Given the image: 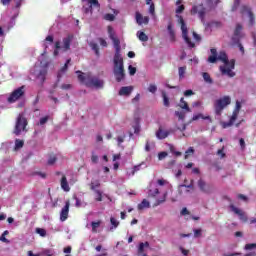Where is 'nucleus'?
<instances>
[{
  "mask_svg": "<svg viewBox=\"0 0 256 256\" xmlns=\"http://www.w3.org/2000/svg\"><path fill=\"white\" fill-rule=\"evenodd\" d=\"M165 201H167V192H165L160 198L156 200L154 207H158V205L165 203Z\"/></svg>",
  "mask_w": 256,
  "mask_h": 256,
  "instance_id": "nucleus-30",
  "label": "nucleus"
},
{
  "mask_svg": "<svg viewBox=\"0 0 256 256\" xmlns=\"http://www.w3.org/2000/svg\"><path fill=\"white\" fill-rule=\"evenodd\" d=\"M53 44V36H47L45 41H44V47L45 49H47V47L49 45H52Z\"/></svg>",
  "mask_w": 256,
  "mask_h": 256,
  "instance_id": "nucleus-39",
  "label": "nucleus"
},
{
  "mask_svg": "<svg viewBox=\"0 0 256 256\" xmlns=\"http://www.w3.org/2000/svg\"><path fill=\"white\" fill-rule=\"evenodd\" d=\"M199 119H204L205 121H209L212 123L211 116H204L202 113L194 114L192 117V121H199Z\"/></svg>",
  "mask_w": 256,
  "mask_h": 256,
  "instance_id": "nucleus-24",
  "label": "nucleus"
},
{
  "mask_svg": "<svg viewBox=\"0 0 256 256\" xmlns=\"http://www.w3.org/2000/svg\"><path fill=\"white\" fill-rule=\"evenodd\" d=\"M123 141H125V135L117 137L118 145H121V143H123Z\"/></svg>",
  "mask_w": 256,
  "mask_h": 256,
  "instance_id": "nucleus-62",
  "label": "nucleus"
},
{
  "mask_svg": "<svg viewBox=\"0 0 256 256\" xmlns=\"http://www.w3.org/2000/svg\"><path fill=\"white\" fill-rule=\"evenodd\" d=\"M83 3L88 6L83 7V11L86 15H91L93 13V9H97V11H99L100 5L98 0H83Z\"/></svg>",
  "mask_w": 256,
  "mask_h": 256,
  "instance_id": "nucleus-10",
  "label": "nucleus"
},
{
  "mask_svg": "<svg viewBox=\"0 0 256 256\" xmlns=\"http://www.w3.org/2000/svg\"><path fill=\"white\" fill-rule=\"evenodd\" d=\"M205 11H207V8H204L202 5L194 6L191 10L192 15H199L201 21H203L205 17Z\"/></svg>",
  "mask_w": 256,
  "mask_h": 256,
  "instance_id": "nucleus-13",
  "label": "nucleus"
},
{
  "mask_svg": "<svg viewBox=\"0 0 256 256\" xmlns=\"http://www.w3.org/2000/svg\"><path fill=\"white\" fill-rule=\"evenodd\" d=\"M137 37L140 41H143V42L149 41V36H147V34H145L144 32L138 31Z\"/></svg>",
  "mask_w": 256,
  "mask_h": 256,
  "instance_id": "nucleus-31",
  "label": "nucleus"
},
{
  "mask_svg": "<svg viewBox=\"0 0 256 256\" xmlns=\"http://www.w3.org/2000/svg\"><path fill=\"white\" fill-rule=\"evenodd\" d=\"M36 233L40 235V237H46L47 230L43 228H36Z\"/></svg>",
  "mask_w": 256,
  "mask_h": 256,
  "instance_id": "nucleus-42",
  "label": "nucleus"
},
{
  "mask_svg": "<svg viewBox=\"0 0 256 256\" xmlns=\"http://www.w3.org/2000/svg\"><path fill=\"white\" fill-rule=\"evenodd\" d=\"M185 97H191V95H195V93L193 92V90H186L184 92Z\"/></svg>",
  "mask_w": 256,
  "mask_h": 256,
  "instance_id": "nucleus-61",
  "label": "nucleus"
},
{
  "mask_svg": "<svg viewBox=\"0 0 256 256\" xmlns=\"http://www.w3.org/2000/svg\"><path fill=\"white\" fill-rule=\"evenodd\" d=\"M69 207H70V202L66 201V204L62 208L60 213V221H67V217H69Z\"/></svg>",
  "mask_w": 256,
  "mask_h": 256,
  "instance_id": "nucleus-16",
  "label": "nucleus"
},
{
  "mask_svg": "<svg viewBox=\"0 0 256 256\" xmlns=\"http://www.w3.org/2000/svg\"><path fill=\"white\" fill-rule=\"evenodd\" d=\"M167 31L169 35V39L172 43H175V29H173V24L169 22L167 26Z\"/></svg>",
  "mask_w": 256,
  "mask_h": 256,
  "instance_id": "nucleus-21",
  "label": "nucleus"
},
{
  "mask_svg": "<svg viewBox=\"0 0 256 256\" xmlns=\"http://www.w3.org/2000/svg\"><path fill=\"white\" fill-rule=\"evenodd\" d=\"M151 207V203L147 199H143L140 204H138V211H143V209H149Z\"/></svg>",
  "mask_w": 256,
  "mask_h": 256,
  "instance_id": "nucleus-25",
  "label": "nucleus"
},
{
  "mask_svg": "<svg viewBox=\"0 0 256 256\" xmlns=\"http://www.w3.org/2000/svg\"><path fill=\"white\" fill-rule=\"evenodd\" d=\"M72 41H73V36H67L62 40V42H56L54 57H57L59 53H65V51H69Z\"/></svg>",
  "mask_w": 256,
  "mask_h": 256,
  "instance_id": "nucleus-6",
  "label": "nucleus"
},
{
  "mask_svg": "<svg viewBox=\"0 0 256 256\" xmlns=\"http://www.w3.org/2000/svg\"><path fill=\"white\" fill-rule=\"evenodd\" d=\"M155 147V144H150L149 142L146 143L145 151H151Z\"/></svg>",
  "mask_w": 256,
  "mask_h": 256,
  "instance_id": "nucleus-57",
  "label": "nucleus"
},
{
  "mask_svg": "<svg viewBox=\"0 0 256 256\" xmlns=\"http://www.w3.org/2000/svg\"><path fill=\"white\" fill-rule=\"evenodd\" d=\"M219 3V0H208L207 5L208 9H212V7H215Z\"/></svg>",
  "mask_w": 256,
  "mask_h": 256,
  "instance_id": "nucleus-44",
  "label": "nucleus"
},
{
  "mask_svg": "<svg viewBox=\"0 0 256 256\" xmlns=\"http://www.w3.org/2000/svg\"><path fill=\"white\" fill-rule=\"evenodd\" d=\"M175 115L176 117H178L179 121L182 122V125L178 126V130L185 131V129H187V126L185 125V123H183V121H185V117L187 114L185 113V111H176Z\"/></svg>",
  "mask_w": 256,
  "mask_h": 256,
  "instance_id": "nucleus-14",
  "label": "nucleus"
},
{
  "mask_svg": "<svg viewBox=\"0 0 256 256\" xmlns=\"http://www.w3.org/2000/svg\"><path fill=\"white\" fill-rule=\"evenodd\" d=\"M23 95H25V86H21L20 88L14 90L8 97V103H15V101L21 99Z\"/></svg>",
  "mask_w": 256,
  "mask_h": 256,
  "instance_id": "nucleus-11",
  "label": "nucleus"
},
{
  "mask_svg": "<svg viewBox=\"0 0 256 256\" xmlns=\"http://www.w3.org/2000/svg\"><path fill=\"white\" fill-rule=\"evenodd\" d=\"M245 249L246 251H252V249H256V243L246 244Z\"/></svg>",
  "mask_w": 256,
  "mask_h": 256,
  "instance_id": "nucleus-50",
  "label": "nucleus"
},
{
  "mask_svg": "<svg viewBox=\"0 0 256 256\" xmlns=\"http://www.w3.org/2000/svg\"><path fill=\"white\" fill-rule=\"evenodd\" d=\"M23 145H25V142L23 140L16 139L15 141V150L23 148Z\"/></svg>",
  "mask_w": 256,
  "mask_h": 256,
  "instance_id": "nucleus-40",
  "label": "nucleus"
},
{
  "mask_svg": "<svg viewBox=\"0 0 256 256\" xmlns=\"http://www.w3.org/2000/svg\"><path fill=\"white\" fill-rule=\"evenodd\" d=\"M99 43H100V45H101L102 47H107V41H105V39L100 38V39H99Z\"/></svg>",
  "mask_w": 256,
  "mask_h": 256,
  "instance_id": "nucleus-63",
  "label": "nucleus"
},
{
  "mask_svg": "<svg viewBox=\"0 0 256 256\" xmlns=\"http://www.w3.org/2000/svg\"><path fill=\"white\" fill-rule=\"evenodd\" d=\"M128 71H129V75L133 76V75H135V73H137V68H135L132 65H130L128 67Z\"/></svg>",
  "mask_w": 256,
  "mask_h": 256,
  "instance_id": "nucleus-51",
  "label": "nucleus"
},
{
  "mask_svg": "<svg viewBox=\"0 0 256 256\" xmlns=\"http://www.w3.org/2000/svg\"><path fill=\"white\" fill-rule=\"evenodd\" d=\"M101 227V220L97 222H91L92 233H97V229Z\"/></svg>",
  "mask_w": 256,
  "mask_h": 256,
  "instance_id": "nucleus-33",
  "label": "nucleus"
},
{
  "mask_svg": "<svg viewBox=\"0 0 256 256\" xmlns=\"http://www.w3.org/2000/svg\"><path fill=\"white\" fill-rule=\"evenodd\" d=\"M201 101H196V102H193L192 103V107H194V108H197V107H201Z\"/></svg>",
  "mask_w": 256,
  "mask_h": 256,
  "instance_id": "nucleus-64",
  "label": "nucleus"
},
{
  "mask_svg": "<svg viewBox=\"0 0 256 256\" xmlns=\"http://www.w3.org/2000/svg\"><path fill=\"white\" fill-rule=\"evenodd\" d=\"M149 93H157V85L155 84H150L148 87Z\"/></svg>",
  "mask_w": 256,
  "mask_h": 256,
  "instance_id": "nucleus-49",
  "label": "nucleus"
},
{
  "mask_svg": "<svg viewBox=\"0 0 256 256\" xmlns=\"http://www.w3.org/2000/svg\"><path fill=\"white\" fill-rule=\"evenodd\" d=\"M176 5L178 6L176 8V13L178 14L176 15V17L178 19V23H180L181 25L182 37L185 43H187L188 47H190V49H193V47H195V44L191 42L189 37H187V25L185 24V20H183V17L179 15V13H183V11H185V6L181 5L180 0L176 2Z\"/></svg>",
  "mask_w": 256,
  "mask_h": 256,
  "instance_id": "nucleus-3",
  "label": "nucleus"
},
{
  "mask_svg": "<svg viewBox=\"0 0 256 256\" xmlns=\"http://www.w3.org/2000/svg\"><path fill=\"white\" fill-rule=\"evenodd\" d=\"M202 230L201 229H195L194 230V237H201Z\"/></svg>",
  "mask_w": 256,
  "mask_h": 256,
  "instance_id": "nucleus-60",
  "label": "nucleus"
},
{
  "mask_svg": "<svg viewBox=\"0 0 256 256\" xmlns=\"http://www.w3.org/2000/svg\"><path fill=\"white\" fill-rule=\"evenodd\" d=\"M197 185L199 190L202 193H205V195H211V193H213V186L205 182L203 179L198 180Z\"/></svg>",
  "mask_w": 256,
  "mask_h": 256,
  "instance_id": "nucleus-12",
  "label": "nucleus"
},
{
  "mask_svg": "<svg viewBox=\"0 0 256 256\" xmlns=\"http://www.w3.org/2000/svg\"><path fill=\"white\" fill-rule=\"evenodd\" d=\"M57 163V156L56 155H50L47 161L48 165H55Z\"/></svg>",
  "mask_w": 256,
  "mask_h": 256,
  "instance_id": "nucleus-38",
  "label": "nucleus"
},
{
  "mask_svg": "<svg viewBox=\"0 0 256 256\" xmlns=\"http://www.w3.org/2000/svg\"><path fill=\"white\" fill-rule=\"evenodd\" d=\"M132 129L134 130L135 135H139L141 133V124L139 123V119H135L131 124Z\"/></svg>",
  "mask_w": 256,
  "mask_h": 256,
  "instance_id": "nucleus-22",
  "label": "nucleus"
},
{
  "mask_svg": "<svg viewBox=\"0 0 256 256\" xmlns=\"http://www.w3.org/2000/svg\"><path fill=\"white\" fill-rule=\"evenodd\" d=\"M167 152H160L159 154H158V159H159V161H163V159H165V157H167Z\"/></svg>",
  "mask_w": 256,
  "mask_h": 256,
  "instance_id": "nucleus-56",
  "label": "nucleus"
},
{
  "mask_svg": "<svg viewBox=\"0 0 256 256\" xmlns=\"http://www.w3.org/2000/svg\"><path fill=\"white\" fill-rule=\"evenodd\" d=\"M27 118L23 114H19L16 120L15 135H21L23 132L27 131Z\"/></svg>",
  "mask_w": 256,
  "mask_h": 256,
  "instance_id": "nucleus-8",
  "label": "nucleus"
},
{
  "mask_svg": "<svg viewBox=\"0 0 256 256\" xmlns=\"http://www.w3.org/2000/svg\"><path fill=\"white\" fill-rule=\"evenodd\" d=\"M78 79L81 83L86 85V87H93L94 89H103V80L93 76L91 73H83L81 71L76 72Z\"/></svg>",
  "mask_w": 256,
  "mask_h": 256,
  "instance_id": "nucleus-2",
  "label": "nucleus"
},
{
  "mask_svg": "<svg viewBox=\"0 0 256 256\" xmlns=\"http://www.w3.org/2000/svg\"><path fill=\"white\" fill-rule=\"evenodd\" d=\"M133 92V86H124L120 88L119 95L122 97H128Z\"/></svg>",
  "mask_w": 256,
  "mask_h": 256,
  "instance_id": "nucleus-19",
  "label": "nucleus"
},
{
  "mask_svg": "<svg viewBox=\"0 0 256 256\" xmlns=\"http://www.w3.org/2000/svg\"><path fill=\"white\" fill-rule=\"evenodd\" d=\"M211 55L208 57V63H217V61H221L223 65L220 66V72L222 75H227V77H235V72L233 69H235V60L231 59L229 60V57H227V53L220 51L217 54V49L212 48L210 50Z\"/></svg>",
  "mask_w": 256,
  "mask_h": 256,
  "instance_id": "nucleus-1",
  "label": "nucleus"
},
{
  "mask_svg": "<svg viewBox=\"0 0 256 256\" xmlns=\"http://www.w3.org/2000/svg\"><path fill=\"white\" fill-rule=\"evenodd\" d=\"M193 153H195V150L193 149V147H190L186 152H185V159H187L189 157V155H193Z\"/></svg>",
  "mask_w": 256,
  "mask_h": 256,
  "instance_id": "nucleus-53",
  "label": "nucleus"
},
{
  "mask_svg": "<svg viewBox=\"0 0 256 256\" xmlns=\"http://www.w3.org/2000/svg\"><path fill=\"white\" fill-rule=\"evenodd\" d=\"M91 161L92 163H99V156H97V154H92Z\"/></svg>",
  "mask_w": 256,
  "mask_h": 256,
  "instance_id": "nucleus-59",
  "label": "nucleus"
},
{
  "mask_svg": "<svg viewBox=\"0 0 256 256\" xmlns=\"http://www.w3.org/2000/svg\"><path fill=\"white\" fill-rule=\"evenodd\" d=\"M242 15H244V17H248L250 25H253V23H255V17H253V13L247 6L243 7Z\"/></svg>",
  "mask_w": 256,
  "mask_h": 256,
  "instance_id": "nucleus-18",
  "label": "nucleus"
},
{
  "mask_svg": "<svg viewBox=\"0 0 256 256\" xmlns=\"http://www.w3.org/2000/svg\"><path fill=\"white\" fill-rule=\"evenodd\" d=\"M169 131L168 130H163V128H159L158 131L156 132V137L157 139H167L169 137Z\"/></svg>",
  "mask_w": 256,
  "mask_h": 256,
  "instance_id": "nucleus-20",
  "label": "nucleus"
},
{
  "mask_svg": "<svg viewBox=\"0 0 256 256\" xmlns=\"http://www.w3.org/2000/svg\"><path fill=\"white\" fill-rule=\"evenodd\" d=\"M242 29H243V26H241V25H237L236 26V29H235V31H234V37H235V39H239L240 37H241V31H242Z\"/></svg>",
  "mask_w": 256,
  "mask_h": 256,
  "instance_id": "nucleus-35",
  "label": "nucleus"
},
{
  "mask_svg": "<svg viewBox=\"0 0 256 256\" xmlns=\"http://www.w3.org/2000/svg\"><path fill=\"white\" fill-rule=\"evenodd\" d=\"M157 195H159V189H157V188H155L154 190L150 189L149 197H157Z\"/></svg>",
  "mask_w": 256,
  "mask_h": 256,
  "instance_id": "nucleus-48",
  "label": "nucleus"
},
{
  "mask_svg": "<svg viewBox=\"0 0 256 256\" xmlns=\"http://www.w3.org/2000/svg\"><path fill=\"white\" fill-rule=\"evenodd\" d=\"M235 121H237V119H233V116H231L229 122H221V126L223 129H227V127H231Z\"/></svg>",
  "mask_w": 256,
  "mask_h": 256,
  "instance_id": "nucleus-32",
  "label": "nucleus"
},
{
  "mask_svg": "<svg viewBox=\"0 0 256 256\" xmlns=\"http://www.w3.org/2000/svg\"><path fill=\"white\" fill-rule=\"evenodd\" d=\"M185 73H187V67L183 66L178 68L179 79H185Z\"/></svg>",
  "mask_w": 256,
  "mask_h": 256,
  "instance_id": "nucleus-34",
  "label": "nucleus"
},
{
  "mask_svg": "<svg viewBox=\"0 0 256 256\" xmlns=\"http://www.w3.org/2000/svg\"><path fill=\"white\" fill-rule=\"evenodd\" d=\"M99 187H101V183L99 182V180H94L90 184V188L92 189V191H97Z\"/></svg>",
  "mask_w": 256,
  "mask_h": 256,
  "instance_id": "nucleus-36",
  "label": "nucleus"
},
{
  "mask_svg": "<svg viewBox=\"0 0 256 256\" xmlns=\"http://www.w3.org/2000/svg\"><path fill=\"white\" fill-rule=\"evenodd\" d=\"M231 211H233V213H235V215H238V217L241 219V221H247V215H245V212H243V210L231 205L230 206Z\"/></svg>",
  "mask_w": 256,
  "mask_h": 256,
  "instance_id": "nucleus-17",
  "label": "nucleus"
},
{
  "mask_svg": "<svg viewBox=\"0 0 256 256\" xmlns=\"http://www.w3.org/2000/svg\"><path fill=\"white\" fill-rule=\"evenodd\" d=\"M162 97H163V103L165 107H169V98L167 97V94L163 93Z\"/></svg>",
  "mask_w": 256,
  "mask_h": 256,
  "instance_id": "nucleus-52",
  "label": "nucleus"
},
{
  "mask_svg": "<svg viewBox=\"0 0 256 256\" xmlns=\"http://www.w3.org/2000/svg\"><path fill=\"white\" fill-rule=\"evenodd\" d=\"M69 63H71V60H67L64 67L58 72V77H61L63 75V73H65V71H67V67L69 65Z\"/></svg>",
  "mask_w": 256,
  "mask_h": 256,
  "instance_id": "nucleus-41",
  "label": "nucleus"
},
{
  "mask_svg": "<svg viewBox=\"0 0 256 256\" xmlns=\"http://www.w3.org/2000/svg\"><path fill=\"white\" fill-rule=\"evenodd\" d=\"M104 18L106 19V21H113L115 19V15L106 14Z\"/></svg>",
  "mask_w": 256,
  "mask_h": 256,
  "instance_id": "nucleus-58",
  "label": "nucleus"
},
{
  "mask_svg": "<svg viewBox=\"0 0 256 256\" xmlns=\"http://www.w3.org/2000/svg\"><path fill=\"white\" fill-rule=\"evenodd\" d=\"M47 67H49V63L47 61L42 60L40 64H36L32 73L40 80V83L45 81V76L47 75Z\"/></svg>",
  "mask_w": 256,
  "mask_h": 256,
  "instance_id": "nucleus-5",
  "label": "nucleus"
},
{
  "mask_svg": "<svg viewBox=\"0 0 256 256\" xmlns=\"http://www.w3.org/2000/svg\"><path fill=\"white\" fill-rule=\"evenodd\" d=\"M73 198H74L75 201H76L75 207H77V208L87 207V203L84 202V201L79 200V199L77 198V196H74Z\"/></svg>",
  "mask_w": 256,
  "mask_h": 256,
  "instance_id": "nucleus-37",
  "label": "nucleus"
},
{
  "mask_svg": "<svg viewBox=\"0 0 256 256\" xmlns=\"http://www.w3.org/2000/svg\"><path fill=\"white\" fill-rule=\"evenodd\" d=\"M61 189H63V191H65L66 193H68V191H71V188L69 187V182H67V177L62 176L61 179Z\"/></svg>",
  "mask_w": 256,
  "mask_h": 256,
  "instance_id": "nucleus-26",
  "label": "nucleus"
},
{
  "mask_svg": "<svg viewBox=\"0 0 256 256\" xmlns=\"http://www.w3.org/2000/svg\"><path fill=\"white\" fill-rule=\"evenodd\" d=\"M148 247L149 242L140 243L138 247V255H143V253H145V249H148Z\"/></svg>",
  "mask_w": 256,
  "mask_h": 256,
  "instance_id": "nucleus-29",
  "label": "nucleus"
},
{
  "mask_svg": "<svg viewBox=\"0 0 256 256\" xmlns=\"http://www.w3.org/2000/svg\"><path fill=\"white\" fill-rule=\"evenodd\" d=\"M202 77H203L204 81H206V83H213V80H211V76L209 75V73L204 72L202 74Z\"/></svg>",
  "mask_w": 256,
  "mask_h": 256,
  "instance_id": "nucleus-43",
  "label": "nucleus"
},
{
  "mask_svg": "<svg viewBox=\"0 0 256 256\" xmlns=\"http://www.w3.org/2000/svg\"><path fill=\"white\" fill-rule=\"evenodd\" d=\"M178 107H180V109H183V111H186V113H191V108H189V104L187 103V101H185V98L180 99Z\"/></svg>",
  "mask_w": 256,
  "mask_h": 256,
  "instance_id": "nucleus-23",
  "label": "nucleus"
},
{
  "mask_svg": "<svg viewBox=\"0 0 256 256\" xmlns=\"http://www.w3.org/2000/svg\"><path fill=\"white\" fill-rule=\"evenodd\" d=\"M114 77L116 81L121 82L125 79V68L123 66V57L117 56L114 57V69H113Z\"/></svg>",
  "mask_w": 256,
  "mask_h": 256,
  "instance_id": "nucleus-4",
  "label": "nucleus"
},
{
  "mask_svg": "<svg viewBox=\"0 0 256 256\" xmlns=\"http://www.w3.org/2000/svg\"><path fill=\"white\" fill-rule=\"evenodd\" d=\"M110 224H111L110 231H115V229H117V227H119L120 222H119V220H117V218L111 216Z\"/></svg>",
  "mask_w": 256,
  "mask_h": 256,
  "instance_id": "nucleus-28",
  "label": "nucleus"
},
{
  "mask_svg": "<svg viewBox=\"0 0 256 256\" xmlns=\"http://www.w3.org/2000/svg\"><path fill=\"white\" fill-rule=\"evenodd\" d=\"M108 34L110 39L113 41V45L116 50L114 57H121V42L115 37V31H113V27L108 26Z\"/></svg>",
  "mask_w": 256,
  "mask_h": 256,
  "instance_id": "nucleus-9",
  "label": "nucleus"
},
{
  "mask_svg": "<svg viewBox=\"0 0 256 256\" xmlns=\"http://www.w3.org/2000/svg\"><path fill=\"white\" fill-rule=\"evenodd\" d=\"M182 189H186L185 191H186V193H189V190L188 189H193V185H185V184H183V185H180V194L182 193Z\"/></svg>",
  "mask_w": 256,
  "mask_h": 256,
  "instance_id": "nucleus-47",
  "label": "nucleus"
},
{
  "mask_svg": "<svg viewBox=\"0 0 256 256\" xmlns=\"http://www.w3.org/2000/svg\"><path fill=\"white\" fill-rule=\"evenodd\" d=\"M231 105V96H223L222 98L218 99L214 103V109L216 115H221L223 113V109Z\"/></svg>",
  "mask_w": 256,
  "mask_h": 256,
  "instance_id": "nucleus-7",
  "label": "nucleus"
},
{
  "mask_svg": "<svg viewBox=\"0 0 256 256\" xmlns=\"http://www.w3.org/2000/svg\"><path fill=\"white\" fill-rule=\"evenodd\" d=\"M139 167H141V166H135L130 171H128L127 172L128 177L135 175V173H137V171H139Z\"/></svg>",
  "mask_w": 256,
  "mask_h": 256,
  "instance_id": "nucleus-45",
  "label": "nucleus"
},
{
  "mask_svg": "<svg viewBox=\"0 0 256 256\" xmlns=\"http://www.w3.org/2000/svg\"><path fill=\"white\" fill-rule=\"evenodd\" d=\"M135 19H136V23L138 25H148L149 24V16H143L139 12H136Z\"/></svg>",
  "mask_w": 256,
  "mask_h": 256,
  "instance_id": "nucleus-15",
  "label": "nucleus"
},
{
  "mask_svg": "<svg viewBox=\"0 0 256 256\" xmlns=\"http://www.w3.org/2000/svg\"><path fill=\"white\" fill-rule=\"evenodd\" d=\"M149 13L152 15V17H155V4H150Z\"/></svg>",
  "mask_w": 256,
  "mask_h": 256,
  "instance_id": "nucleus-54",
  "label": "nucleus"
},
{
  "mask_svg": "<svg viewBox=\"0 0 256 256\" xmlns=\"http://www.w3.org/2000/svg\"><path fill=\"white\" fill-rule=\"evenodd\" d=\"M49 121V116L42 117L39 121V125H45Z\"/></svg>",
  "mask_w": 256,
  "mask_h": 256,
  "instance_id": "nucleus-55",
  "label": "nucleus"
},
{
  "mask_svg": "<svg viewBox=\"0 0 256 256\" xmlns=\"http://www.w3.org/2000/svg\"><path fill=\"white\" fill-rule=\"evenodd\" d=\"M240 111H241V102L239 100H237L234 111L232 113L233 119H237V117H239V112Z\"/></svg>",
  "mask_w": 256,
  "mask_h": 256,
  "instance_id": "nucleus-27",
  "label": "nucleus"
},
{
  "mask_svg": "<svg viewBox=\"0 0 256 256\" xmlns=\"http://www.w3.org/2000/svg\"><path fill=\"white\" fill-rule=\"evenodd\" d=\"M96 193V201H103V193L100 190H95Z\"/></svg>",
  "mask_w": 256,
  "mask_h": 256,
  "instance_id": "nucleus-46",
  "label": "nucleus"
}]
</instances>
